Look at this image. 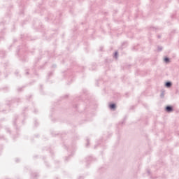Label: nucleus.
<instances>
[{
	"mask_svg": "<svg viewBox=\"0 0 179 179\" xmlns=\"http://www.w3.org/2000/svg\"><path fill=\"white\" fill-rule=\"evenodd\" d=\"M100 51H103V48H100Z\"/></svg>",
	"mask_w": 179,
	"mask_h": 179,
	"instance_id": "16",
	"label": "nucleus"
},
{
	"mask_svg": "<svg viewBox=\"0 0 179 179\" xmlns=\"http://www.w3.org/2000/svg\"><path fill=\"white\" fill-rule=\"evenodd\" d=\"M19 101H20V99L19 98H17V99H15L11 101V103H19Z\"/></svg>",
	"mask_w": 179,
	"mask_h": 179,
	"instance_id": "6",
	"label": "nucleus"
},
{
	"mask_svg": "<svg viewBox=\"0 0 179 179\" xmlns=\"http://www.w3.org/2000/svg\"><path fill=\"white\" fill-rule=\"evenodd\" d=\"M26 74H27V75H29V71H27V72L26 73Z\"/></svg>",
	"mask_w": 179,
	"mask_h": 179,
	"instance_id": "20",
	"label": "nucleus"
},
{
	"mask_svg": "<svg viewBox=\"0 0 179 179\" xmlns=\"http://www.w3.org/2000/svg\"><path fill=\"white\" fill-rule=\"evenodd\" d=\"M157 51H159V52L163 51V47H162V46H158V47H157Z\"/></svg>",
	"mask_w": 179,
	"mask_h": 179,
	"instance_id": "8",
	"label": "nucleus"
},
{
	"mask_svg": "<svg viewBox=\"0 0 179 179\" xmlns=\"http://www.w3.org/2000/svg\"><path fill=\"white\" fill-rule=\"evenodd\" d=\"M17 162H19V159H16V162L17 163Z\"/></svg>",
	"mask_w": 179,
	"mask_h": 179,
	"instance_id": "21",
	"label": "nucleus"
},
{
	"mask_svg": "<svg viewBox=\"0 0 179 179\" xmlns=\"http://www.w3.org/2000/svg\"><path fill=\"white\" fill-rule=\"evenodd\" d=\"M109 108H110L111 110H113L114 111V110H115V108H117V105L115 103H110L109 105Z\"/></svg>",
	"mask_w": 179,
	"mask_h": 179,
	"instance_id": "2",
	"label": "nucleus"
},
{
	"mask_svg": "<svg viewBox=\"0 0 179 179\" xmlns=\"http://www.w3.org/2000/svg\"><path fill=\"white\" fill-rule=\"evenodd\" d=\"M165 110L166 113H171L172 111H174V108H173L172 106H167L165 108Z\"/></svg>",
	"mask_w": 179,
	"mask_h": 179,
	"instance_id": "1",
	"label": "nucleus"
},
{
	"mask_svg": "<svg viewBox=\"0 0 179 179\" xmlns=\"http://www.w3.org/2000/svg\"><path fill=\"white\" fill-rule=\"evenodd\" d=\"M90 162H93V157H87L86 158V163H90Z\"/></svg>",
	"mask_w": 179,
	"mask_h": 179,
	"instance_id": "4",
	"label": "nucleus"
},
{
	"mask_svg": "<svg viewBox=\"0 0 179 179\" xmlns=\"http://www.w3.org/2000/svg\"><path fill=\"white\" fill-rule=\"evenodd\" d=\"M51 74H52V73H48V76H50Z\"/></svg>",
	"mask_w": 179,
	"mask_h": 179,
	"instance_id": "18",
	"label": "nucleus"
},
{
	"mask_svg": "<svg viewBox=\"0 0 179 179\" xmlns=\"http://www.w3.org/2000/svg\"><path fill=\"white\" fill-rule=\"evenodd\" d=\"M78 179H83V177L80 176Z\"/></svg>",
	"mask_w": 179,
	"mask_h": 179,
	"instance_id": "15",
	"label": "nucleus"
},
{
	"mask_svg": "<svg viewBox=\"0 0 179 179\" xmlns=\"http://www.w3.org/2000/svg\"><path fill=\"white\" fill-rule=\"evenodd\" d=\"M90 143V141L89 140V138H87V144H86V147L87 148V146H89Z\"/></svg>",
	"mask_w": 179,
	"mask_h": 179,
	"instance_id": "10",
	"label": "nucleus"
},
{
	"mask_svg": "<svg viewBox=\"0 0 179 179\" xmlns=\"http://www.w3.org/2000/svg\"><path fill=\"white\" fill-rule=\"evenodd\" d=\"M157 38H162V36L158 35V36H157Z\"/></svg>",
	"mask_w": 179,
	"mask_h": 179,
	"instance_id": "13",
	"label": "nucleus"
},
{
	"mask_svg": "<svg viewBox=\"0 0 179 179\" xmlns=\"http://www.w3.org/2000/svg\"><path fill=\"white\" fill-rule=\"evenodd\" d=\"M23 87H19V88L17 89V92H22V90H23Z\"/></svg>",
	"mask_w": 179,
	"mask_h": 179,
	"instance_id": "11",
	"label": "nucleus"
},
{
	"mask_svg": "<svg viewBox=\"0 0 179 179\" xmlns=\"http://www.w3.org/2000/svg\"><path fill=\"white\" fill-rule=\"evenodd\" d=\"M57 67V66L56 65H53V68H56Z\"/></svg>",
	"mask_w": 179,
	"mask_h": 179,
	"instance_id": "17",
	"label": "nucleus"
},
{
	"mask_svg": "<svg viewBox=\"0 0 179 179\" xmlns=\"http://www.w3.org/2000/svg\"><path fill=\"white\" fill-rule=\"evenodd\" d=\"M57 179H58V178H57Z\"/></svg>",
	"mask_w": 179,
	"mask_h": 179,
	"instance_id": "25",
	"label": "nucleus"
},
{
	"mask_svg": "<svg viewBox=\"0 0 179 179\" xmlns=\"http://www.w3.org/2000/svg\"><path fill=\"white\" fill-rule=\"evenodd\" d=\"M122 124H124V122H122Z\"/></svg>",
	"mask_w": 179,
	"mask_h": 179,
	"instance_id": "23",
	"label": "nucleus"
},
{
	"mask_svg": "<svg viewBox=\"0 0 179 179\" xmlns=\"http://www.w3.org/2000/svg\"><path fill=\"white\" fill-rule=\"evenodd\" d=\"M160 97L161 99H164V90H162V93L160 94Z\"/></svg>",
	"mask_w": 179,
	"mask_h": 179,
	"instance_id": "7",
	"label": "nucleus"
},
{
	"mask_svg": "<svg viewBox=\"0 0 179 179\" xmlns=\"http://www.w3.org/2000/svg\"><path fill=\"white\" fill-rule=\"evenodd\" d=\"M96 146L95 145V146H94V149H96Z\"/></svg>",
	"mask_w": 179,
	"mask_h": 179,
	"instance_id": "22",
	"label": "nucleus"
},
{
	"mask_svg": "<svg viewBox=\"0 0 179 179\" xmlns=\"http://www.w3.org/2000/svg\"><path fill=\"white\" fill-rule=\"evenodd\" d=\"M114 57L116 59L118 58V52H115Z\"/></svg>",
	"mask_w": 179,
	"mask_h": 179,
	"instance_id": "9",
	"label": "nucleus"
},
{
	"mask_svg": "<svg viewBox=\"0 0 179 179\" xmlns=\"http://www.w3.org/2000/svg\"><path fill=\"white\" fill-rule=\"evenodd\" d=\"M34 177H37V176H38V174H37V173H34Z\"/></svg>",
	"mask_w": 179,
	"mask_h": 179,
	"instance_id": "12",
	"label": "nucleus"
},
{
	"mask_svg": "<svg viewBox=\"0 0 179 179\" xmlns=\"http://www.w3.org/2000/svg\"><path fill=\"white\" fill-rule=\"evenodd\" d=\"M164 61L166 62V64H169V62H170V58L165 57Z\"/></svg>",
	"mask_w": 179,
	"mask_h": 179,
	"instance_id": "5",
	"label": "nucleus"
},
{
	"mask_svg": "<svg viewBox=\"0 0 179 179\" xmlns=\"http://www.w3.org/2000/svg\"><path fill=\"white\" fill-rule=\"evenodd\" d=\"M172 85H173V83H171V81H167L165 83L166 87H171Z\"/></svg>",
	"mask_w": 179,
	"mask_h": 179,
	"instance_id": "3",
	"label": "nucleus"
},
{
	"mask_svg": "<svg viewBox=\"0 0 179 179\" xmlns=\"http://www.w3.org/2000/svg\"><path fill=\"white\" fill-rule=\"evenodd\" d=\"M148 174L149 175V174H150V171H148Z\"/></svg>",
	"mask_w": 179,
	"mask_h": 179,
	"instance_id": "14",
	"label": "nucleus"
},
{
	"mask_svg": "<svg viewBox=\"0 0 179 179\" xmlns=\"http://www.w3.org/2000/svg\"><path fill=\"white\" fill-rule=\"evenodd\" d=\"M17 118V117H15V120Z\"/></svg>",
	"mask_w": 179,
	"mask_h": 179,
	"instance_id": "24",
	"label": "nucleus"
},
{
	"mask_svg": "<svg viewBox=\"0 0 179 179\" xmlns=\"http://www.w3.org/2000/svg\"><path fill=\"white\" fill-rule=\"evenodd\" d=\"M14 125H16V122L15 121H14Z\"/></svg>",
	"mask_w": 179,
	"mask_h": 179,
	"instance_id": "19",
	"label": "nucleus"
}]
</instances>
